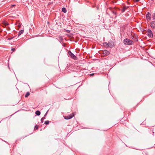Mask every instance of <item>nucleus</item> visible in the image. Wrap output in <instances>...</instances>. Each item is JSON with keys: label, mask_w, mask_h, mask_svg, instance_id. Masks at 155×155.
<instances>
[{"label": "nucleus", "mask_w": 155, "mask_h": 155, "mask_svg": "<svg viewBox=\"0 0 155 155\" xmlns=\"http://www.w3.org/2000/svg\"><path fill=\"white\" fill-rule=\"evenodd\" d=\"M150 26L152 28H154L155 26V23L154 21H152L150 23Z\"/></svg>", "instance_id": "423d86ee"}, {"label": "nucleus", "mask_w": 155, "mask_h": 155, "mask_svg": "<svg viewBox=\"0 0 155 155\" xmlns=\"http://www.w3.org/2000/svg\"><path fill=\"white\" fill-rule=\"evenodd\" d=\"M68 53L71 58L74 60L77 59V57L75 56L70 51H68Z\"/></svg>", "instance_id": "7ed1b4c3"}, {"label": "nucleus", "mask_w": 155, "mask_h": 155, "mask_svg": "<svg viewBox=\"0 0 155 155\" xmlns=\"http://www.w3.org/2000/svg\"><path fill=\"white\" fill-rule=\"evenodd\" d=\"M4 24L5 26H6L8 25V23H5Z\"/></svg>", "instance_id": "412c9836"}, {"label": "nucleus", "mask_w": 155, "mask_h": 155, "mask_svg": "<svg viewBox=\"0 0 155 155\" xmlns=\"http://www.w3.org/2000/svg\"><path fill=\"white\" fill-rule=\"evenodd\" d=\"M59 39L61 40H63V38H62V37H59Z\"/></svg>", "instance_id": "6ab92c4d"}, {"label": "nucleus", "mask_w": 155, "mask_h": 155, "mask_svg": "<svg viewBox=\"0 0 155 155\" xmlns=\"http://www.w3.org/2000/svg\"><path fill=\"white\" fill-rule=\"evenodd\" d=\"M38 126L37 125H36L35 127V130H37L38 129Z\"/></svg>", "instance_id": "2eb2a0df"}, {"label": "nucleus", "mask_w": 155, "mask_h": 155, "mask_svg": "<svg viewBox=\"0 0 155 155\" xmlns=\"http://www.w3.org/2000/svg\"><path fill=\"white\" fill-rule=\"evenodd\" d=\"M15 48H13L11 50L12 51H15Z\"/></svg>", "instance_id": "aec40b11"}, {"label": "nucleus", "mask_w": 155, "mask_h": 155, "mask_svg": "<svg viewBox=\"0 0 155 155\" xmlns=\"http://www.w3.org/2000/svg\"><path fill=\"white\" fill-rule=\"evenodd\" d=\"M74 115V113H72L71 114L64 117V118L66 120H68L72 118Z\"/></svg>", "instance_id": "f03ea898"}, {"label": "nucleus", "mask_w": 155, "mask_h": 155, "mask_svg": "<svg viewBox=\"0 0 155 155\" xmlns=\"http://www.w3.org/2000/svg\"><path fill=\"white\" fill-rule=\"evenodd\" d=\"M153 19V20H155V13L154 14L152 15Z\"/></svg>", "instance_id": "f3484780"}, {"label": "nucleus", "mask_w": 155, "mask_h": 155, "mask_svg": "<svg viewBox=\"0 0 155 155\" xmlns=\"http://www.w3.org/2000/svg\"><path fill=\"white\" fill-rule=\"evenodd\" d=\"M134 42L128 38H125L124 40V43L126 45H132L133 44Z\"/></svg>", "instance_id": "f257e3e1"}, {"label": "nucleus", "mask_w": 155, "mask_h": 155, "mask_svg": "<svg viewBox=\"0 0 155 155\" xmlns=\"http://www.w3.org/2000/svg\"><path fill=\"white\" fill-rule=\"evenodd\" d=\"M134 2H137L139 1V0H133Z\"/></svg>", "instance_id": "5701e85b"}, {"label": "nucleus", "mask_w": 155, "mask_h": 155, "mask_svg": "<svg viewBox=\"0 0 155 155\" xmlns=\"http://www.w3.org/2000/svg\"><path fill=\"white\" fill-rule=\"evenodd\" d=\"M24 31L23 30H21L19 32L18 36H19L20 35H21V34H23L24 32Z\"/></svg>", "instance_id": "f8f14e48"}, {"label": "nucleus", "mask_w": 155, "mask_h": 155, "mask_svg": "<svg viewBox=\"0 0 155 155\" xmlns=\"http://www.w3.org/2000/svg\"><path fill=\"white\" fill-rule=\"evenodd\" d=\"M129 8V7L124 6L123 7V8L121 9V11L122 12H124L126 10V9H127Z\"/></svg>", "instance_id": "0eeeda50"}, {"label": "nucleus", "mask_w": 155, "mask_h": 155, "mask_svg": "<svg viewBox=\"0 0 155 155\" xmlns=\"http://www.w3.org/2000/svg\"><path fill=\"white\" fill-rule=\"evenodd\" d=\"M147 35L148 36L151 38H152L153 37V34L150 30L149 29L148 30Z\"/></svg>", "instance_id": "20e7f679"}, {"label": "nucleus", "mask_w": 155, "mask_h": 155, "mask_svg": "<svg viewBox=\"0 0 155 155\" xmlns=\"http://www.w3.org/2000/svg\"><path fill=\"white\" fill-rule=\"evenodd\" d=\"M151 14L148 12L147 13L146 15V17L147 20H150L151 19Z\"/></svg>", "instance_id": "39448f33"}, {"label": "nucleus", "mask_w": 155, "mask_h": 155, "mask_svg": "<svg viewBox=\"0 0 155 155\" xmlns=\"http://www.w3.org/2000/svg\"><path fill=\"white\" fill-rule=\"evenodd\" d=\"M94 74H90V76H93Z\"/></svg>", "instance_id": "4be33fe9"}, {"label": "nucleus", "mask_w": 155, "mask_h": 155, "mask_svg": "<svg viewBox=\"0 0 155 155\" xmlns=\"http://www.w3.org/2000/svg\"><path fill=\"white\" fill-rule=\"evenodd\" d=\"M49 121L47 120L45 122V124L46 125H47L49 124Z\"/></svg>", "instance_id": "dca6fc26"}, {"label": "nucleus", "mask_w": 155, "mask_h": 155, "mask_svg": "<svg viewBox=\"0 0 155 155\" xmlns=\"http://www.w3.org/2000/svg\"><path fill=\"white\" fill-rule=\"evenodd\" d=\"M35 113L38 116H39L40 115L41 112H40L39 110H37L36 111Z\"/></svg>", "instance_id": "9d476101"}, {"label": "nucleus", "mask_w": 155, "mask_h": 155, "mask_svg": "<svg viewBox=\"0 0 155 155\" xmlns=\"http://www.w3.org/2000/svg\"><path fill=\"white\" fill-rule=\"evenodd\" d=\"M30 94L29 92H27L25 95V97H28L30 95Z\"/></svg>", "instance_id": "ddd939ff"}, {"label": "nucleus", "mask_w": 155, "mask_h": 155, "mask_svg": "<svg viewBox=\"0 0 155 155\" xmlns=\"http://www.w3.org/2000/svg\"><path fill=\"white\" fill-rule=\"evenodd\" d=\"M62 12L64 13H65L67 12V10L64 7L62 9Z\"/></svg>", "instance_id": "9b49d317"}, {"label": "nucleus", "mask_w": 155, "mask_h": 155, "mask_svg": "<svg viewBox=\"0 0 155 155\" xmlns=\"http://www.w3.org/2000/svg\"><path fill=\"white\" fill-rule=\"evenodd\" d=\"M112 12L113 14L115 15V17L117 16V12H116L115 10H113L112 11Z\"/></svg>", "instance_id": "4468645a"}, {"label": "nucleus", "mask_w": 155, "mask_h": 155, "mask_svg": "<svg viewBox=\"0 0 155 155\" xmlns=\"http://www.w3.org/2000/svg\"><path fill=\"white\" fill-rule=\"evenodd\" d=\"M45 119V117H43L41 119V122L42 123L43 122V120Z\"/></svg>", "instance_id": "a211bd4d"}, {"label": "nucleus", "mask_w": 155, "mask_h": 155, "mask_svg": "<svg viewBox=\"0 0 155 155\" xmlns=\"http://www.w3.org/2000/svg\"><path fill=\"white\" fill-rule=\"evenodd\" d=\"M104 45H105V46H107L108 47H110V48L112 47V46H110V44L108 43H107V42H105L104 43Z\"/></svg>", "instance_id": "1a4fd4ad"}, {"label": "nucleus", "mask_w": 155, "mask_h": 155, "mask_svg": "<svg viewBox=\"0 0 155 155\" xmlns=\"http://www.w3.org/2000/svg\"><path fill=\"white\" fill-rule=\"evenodd\" d=\"M104 54L105 55H108L110 54V52L107 50H104Z\"/></svg>", "instance_id": "6e6552de"}, {"label": "nucleus", "mask_w": 155, "mask_h": 155, "mask_svg": "<svg viewBox=\"0 0 155 155\" xmlns=\"http://www.w3.org/2000/svg\"><path fill=\"white\" fill-rule=\"evenodd\" d=\"M15 5H11V7H12L14 6Z\"/></svg>", "instance_id": "b1692460"}, {"label": "nucleus", "mask_w": 155, "mask_h": 155, "mask_svg": "<svg viewBox=\"0 0 155 155\" xmlns=\"http://www.w3.org/2000/svg\"><path fill=\"white\" fill-rule=\"evenodd\" d=\"M151 1H153V0H151Z\"/></svg>", "instance_id": "a878e982"}, {"label": "nucleus", "mask_w": 155, "mask_h": 155, "mask_svg": "<svg viewBox=\"0 0 155 155\" xmlns=\"http://www.w3.org/2000/svg\"><path fill=\"white\" fill-rule=\"evenodd\" d=\"M113 45H110V46H112V47H113Z\"/></svg>", "instance_id": "393cba45"}]
</instances>
